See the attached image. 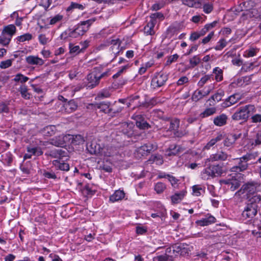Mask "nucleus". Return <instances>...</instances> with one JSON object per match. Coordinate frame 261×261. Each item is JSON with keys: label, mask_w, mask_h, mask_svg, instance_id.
<instances>
[{"label": "nucleus", "mask_w": 261, "mask_h": 261, "mask_svg": "<svg viewBox=\"0 0 261 261\" xmlns=\"http://www.w3.org/2000/svg\"><path fill=\"white\" fill-rule=\"evenodd\" d=\"M258 155L257 152H249L240 158L236 159L238 161L237 165L232 167L230 171L233 172L239 173L246 170L249 164L253 163Z\"/></svg>", "instance_id": "nucleus-1"}, {"label": "nucleus", "mask_w": 261, "mask_h": 261, "mask_svg": "<svg viewBox=\"0 0 261 261\" xmlns=\"http://www.w3.org/2000/svg\"><path fill=\"white\" fill-rule=\"evenodd\" d=\"M254 105H248L240 107L231 116L235 121L243 120L246 121L249 117L256 112Z\"/></svg>", "instance_id": "nucleus-2"}, {"label": "nucleus", "mask_w": 261, "mask_h": 261, "mask_svg": "<svg viewBox=\"0 0 261 261\" xmlns=\"http://www.w3.org/2000/svg\"><path fill=\"white\" fill-rule=\"evenodd\" d=\"M258 187L259 184L257 182L254 181H248L242 185L241 189L236 192V194L241 195L246 193L247 196L253 195L255 194Z\"/></svg>", "instance_id": "nucleus-3"}, {"label": "nucleus", "mask_w": 261, "mask_h": 261, "mask_svg": "<svg viewBox=\"0 0 261 261\" xmlns=\"http://www.w3.org/2000/svg\"><path fill=\"white\" fill-rule=\"evenodd\" d=\"M155 148V146L152 144L148 143L137 148L134 152L135 157L139 159L147 155L151 151Z\"/></svg>", "instance_id": "nucleus-4"}, {"label": "nucleus", "mask_w": 261, "mask_h": 261, "mask_svg": "<svg viewBox=\"0 0 261 261\" xmlns=\"http://www.w3.org/2000/svg\"><path fill=\"white\" fill-rule=\"evenodd\" d=\"M168 80V75L162 72L156 73L153 76L151 85L154 89L160 88L165 85Z\"/></svg>", "instance_id": "nucleus-5"}, {"label": "nucleus", "mask_w": 261, "mask_h": 261, "mask_svg": "<svg viewBox=\"0 0 261 261\" xmlns=\"http://www.w3.org/2000/svg\"><path fill=\"white\" fill-rule=\"evenodd\" d=\"M96 20V18H93L86 21H83L74 26L75 30L79 32L81 36L84 35L89 29L91 24Z\"/></svg>", "instance_id": "nucleus-6"}, {"label": "nucleus", "mask_w": 261, "mask_h": 261, "mask_svg": "<svg viewBox=\"0 0 261 261\" xmlns=\"http://www.w3.org/2000/svg\"><path fill=\"white\" fill-rule=\"evenodd\" d=\"M98 69L94 68V70L89 73L87 76L88 83L87 87L88 88L93 89L97 86L100 82V79L98 77Z\"/></svg>", "instance_id": "nucleus-7"}, {"label": "nucleus", "mask_w": 261, "mask_h": 261, "mask_svg": "<svg viewBox=\"0 0 261 261\" xmlns=\"http://www.w3.org/2000/svg\"><path fill=\"white\" fill-rule=\"evenodd\" d=\"M230 154H227L223 149L218 150L216 153L212 154L208 159L210 162L225 161L231 158Z\"/></svg>", "instance_id": "nucleus-8"}, {"label": "nucleus", "mask_w": 261, "mask_h": 261, "mask_svg": "<svg viewBox=\"0 0 261 261\" xmlns=\"http://www.w3.org/2000/svg\"><path fill=\"white\" fill-rule=\"evenodd\" d=\"M220 183L221 185H226L227 188L229 189L232 191H234L237 189L241 185V181L234 177L221 180Z\"/></svg>", "instance_id": "nucleus-9"}, {"label": "nucleus", "mask_w": 261, "mask_h": 261, "mask_svg": "<svg viewBox=\"0 0 261 261\" xmlns=\"http://www.w3.org/2000/svg\"><path fill=\"white\" fill-rule=\"evenodd\" d=\"M257 211L258 205H250L246 203V205L242 213V216L245 219H252L257 215Z\"/></svg>", "instance_id": "nucleus-10"}, {"label": "nucleus", "mask_w": 261, "mask_h": 261, "mask_svg": "<svg viewBox=\"0 0 261 261\" xmlns=\"http://www.w3.org/2000/svg\"><path fill=\"white\" fill-rule=\"evenodd\" d=\"M69 134L62 135L53 138L50 140V144L56 146L63 147L68 143Z\"/></svg>", "instance_id": "nucleus-11"}, {"label": "nucleus", "mask_w": 261, "mask_h": 261, "mask_svg": "<svg viewBox=\"0 0 261 261\" xmlns=\"http://www.w3.org/2000/svg\"><path fill=\"white\" fill-rule=\"evenodd\" d=\"M68 151L67 149L61 148L54 149L50 150L48 152V155L52 158L59 159L61 160L63 158H66V160L68 159Z\"/></svg>", "instance_id": "nucleus-12"}, {"label": "nucleus", "mask_w": 261, "mask_h": 261, "mask_svg": "<svg viewBox=\"0 0 261 261\" xmlns=\"http://www.w3.org/2000/svg\"><path fill=\"white\" fill-rule=\"evenodd\" d=\"M241 99V95L239 93H235L225 99V100L222 103V106L223 108H227L236 103L239 100Z\"/></svg>", "instance_id": "nucleus-13"}, {"label": "nucleus", "mask_w": 261, "mask_h": 261, "mask_svg": "<svg viewBox=\"0 0 261 261\" xmlns=\"http://www.w3.org/2000/svg\"><path fill=\"white\" fill-rule=\"evenodd\" d=\"M81 37V35L79 34V32L75 29L68 28L64 32H63L60 35L61 39L65 40L68 38H77Z\"/></svg>", "instance_id": "nucleus-14"}, {"label": "nucleus", "mask_w": 261, "mask_h": 261, "mask_svg": "<svg viewBox=\"0 0 261 261\" xmlns=\"http://www.w3.org/2000/svg\"><path fill=\"white\" fill-rule=\"evenodd\" d=\"M241 136V134L239 135L232 134H228L223 140L224 146L227 147L232 146Z\"/></svg>", "instance_id": "nucleus-15"}, {"label": "nucleus", "mask_w": 261, "mask_h": 261, "mask_svg": "<svg viewBox=\"0 0 261 261\" xmlns=\"http://www.w3.org/2000/svg\"><path fill=\"white\" fill-rule=\"evenodd\" d=\"M216 218L209 214H207L205 218L197 221V223L201 226H207L216 222Z\"/></svg>", "instance_id": "nucleus-16"}, {"label": "nucleus", "mask_w": 261, "mask_h": 261, "mask_svg": "<svg viewBox=\"0 0 261 261\" xmlns=\"http://www.w3.org/2000/svg\"><path fill=\"white\" fill-rule=\"evenodd\" d=\"M69 137L68 143H70L72 145H79L82 144L85 142L84 137L81 135H71Z\"/></svg>", "instance_id": "nucleus-17"}, {"label": "nucleus", "mask_w": 261, "mask_h": 261, "mask_svg": "<svg viewBox=\"0 0 261 261\" xmlns=\"http://www.w3.org/2000/svg\"><path fill=\"white\" fill-rule=\"evenodd\" d=\"M87 149L91 154H98L102 153V149H101L99 145L95 143H91L89 145H87Z\"/></svg>", "instance_id": "nucleus-18"}, {"label": "nucleus", "mask_w": 261, "mask_h": 261, "mask_svg": "<svg viewBox=\"0 0 261 261\" xmlns=\"http://www.w3.org/2000/svg\"><path fill=\"white\" fill-rule=\"evenodd\" d=\"M228 117L225 114H222L214 118V124L218 126H222L226 124Z\"/></svg>", "instance_id": "nucleus-19"}, {"label": "nucleus", "mask_w": 261, "mask_h": 261, "mask_svg": "<svg viewBox=\"0 0 261 261\" xmlns=\"http://www.w3.org/2000/svg\"><path fill=\"white\" fill-rule=\"evenodd\" d=\"M95 107L106 113H110L114 110V108H110L109 102H101L99 103H96L95 104Z\"/></svg>", "instance_id": "nucleus-20"}, {"label": "nucleus", "mask_w": 261, "mask_h": 261, "mask_svg": "<svg viewBox=\"0 0 261 261\" xmlns=\"http://www.w3.org/2000/svg\"><path fill=\"white\" fill-rule=\"evenodd\" d=\"M53 164L57 169L67 171L69 170V165L64 163V161L56 160L53 161Z\"/></svg>", "instance_id": "nucleus-21"}, {"label": "nucleus", "mask_w": 261, "mask_h": 261, "mask_svg": "<svg viewBox=\"0 0 261 261\" xmlns=\"http://www.w3.org/2000/svg\"><path fill=\"white\" fill-rule=\"evenodd\" d=\"M140 96L139 95L132 96L128 98V102L126 103L127 107L134 106V109L136 107L141 106L142 104L139 100Z\"/></svg>", "instance_id": "nucleus-22"}, {"label": "nucleus", "mask_w": 261, "mask_h": 261, "mask_svg": "<svg viewBox=\"0 0 261 261\" xmlns=\"http://www.w3.org/2000/svg\"><path fill=\"white\" fill-rule=\"evenodd\" d=\"M223 139V135L222 134H218L216 137L212 138L204 146V148L207 150L210 149L212 147L215 145L217 146V143Z\"/></svg>", "instance_id": "nucleus-23"}, {"label": "nucleus", "mask_w": 261, "mask_h": 261, "mask_svg": "<svg viewBox=\"0 0 261 261\" xmlns=\"http://www.w3.org/2000/svg\"><path fill=\"white\" fill-rule=\"evenodd\" d=\"M26 62L30 65H42L44 64L43 60L36 56H30L26 58Z\"/></svg>", "instance_id": "nucleus-24"}, {"label": "nucleus", "mask_w": 261, "mask_h": 261, "mask_svg": "<svg viewBox=\"0 0 261 261\" xmlns=\"http://www.w3.org/2000/svg\"><path fill=\"white\" fill-rule=\"evenodd\" d=\"M247 203L250 205H257V204L261 201V195L258 194H254L250 196H247Z\"/></svg>", "instance_id": "nucleus-25"}, {"label": "nucleus", "mask_w": 261, "mask_h": 261, "mask_svg": "<svg viewBox=\"0 0 261 261\" xmlns=\"http://www.w3.org/2000/svg\"><path fill=\"white\" fill-rule=\"evenodd\" d=\"M187 193L186 190H182L179 193H176L171 197L172 203L176 204L179 203L185 196Z\"/></svg>", "instance_id": "nucleus-26"}, {"label": "nucleus", "mask_w": 261, "mask_h": 261, "mask_svg": "<svg viewBox=\"0 0 261 261\" xmlns=\"http://www.w3.org/2000/svg\"><path fill=\"white\" fill-rule=\"evenodd\" d=\"M67 113H70L75 111L77 108V105L74 100L65 102L63 105Z\"/></svg>", "instance_id": "nucleus-27"}, {"label": "nucleus", "mask_w": 261, "mask_h": 261, "mask_svg": "<svg viewBox=\"0 0 261 261\" xmlns=\"http://www.w3.org/2000/svg\"><path fill=\"white\" fill-rule=\"evenodd\" d=\"M125 196V193L122 190H117L115 193L110 197V200L114 202L122 200Z\"/></svg>", "instance_id": "nucleus-28"}, {"label": "nucleus", "mask_w": 261, "mask_h": 261, "mask_svg": "<svg viewBox=\"0 0 261 261\" xmlns=\"http://www.w3.org/2000/svg\"><path fill=\"white\" fill-rule=\"evenodd\" d=\"M56 130V126L48 125L42 130V133L45 136L50 137L55 134Z\"/></svg>", "instance_id": "nucleus-29"}, {"label": "nucleus", "mask_w": 261, "mask_h": 261, "mask_svg": "<svg viewBox=\"0 0 261 261\" xmlns=\"http://www.w3.org/2000/svg\"><path fill=\"white\" fill-rule=\"evenodd\" d=\"M224 93L223 91L218 92L214 95L212 96L208 100L211 102L210 103V106H214L216 103V101H219L221 100L222 97L224 95Z\"/></svg>", "instance_id": "nucleus-30"}, {"label": "nucleus", "mask_w": 261, "mask_h": 261, "mask_svg": "<svg viewBox=\"0 0 261 261\" xmlns=\"http://www.w3.org/2000/svg\"><path fill=\"white\" fill-rule=\"evenodd\" d=\"M84 46L82 48H80V46L79 45L76 46H73L72 44H69V49H70V53L71 54H79L80 53L83 52L84 50L87 47L88 45V42L85 41L84 42Z\"/></svg>", "instance_id": "nucleus-31"}, {"label": "nucleus", "mask_w": 261, "mask_h": 261, "mask_svg": "<svg viewBox=\"0 0 261 261\" xmlns=\"http://www.w3.org/2000/svg\"><path fill=\"white\" fill-rule=\"evenodd\" d=\"M201 177L204 180H207L211 178H214L212 169L211 167L205 168L201 173Z\"/></svg>", "instance_id": "nucleus-32"}, {"label": "nucleus", "mask_w": 261, "mask_h": 261, "mask_svg": "<svg viewBox=\"0 0 261 261\" xmlns=\"http://www.w3.org/2000/svg\"><path fill=\"white\" fill-rule=\"evenodd\" d=\"M184 5L189 7L200 8L201 6V3L198 0H181Z\"/></svg>", "instance_id": "nucleus-33"}, {"label": "nucleus", "mask_w": 261, "mask_h": 261, "mask_svg": "<svg viewBox=\"0 0 261 261\" xmlns=\"http://www.w3.org/2000/svg\"><path fill=\"white\" fill-rule=\"evenodd\" d=\"M154 21H149L147 24L144 27V32L147 35H152L154 34L153 28L155 26Z\"/></svg>", "instance_id": "nucleus-34"}, {"label": "nucleus", "mask_w": 261, "mask_h": 261, "mask_svg": "<svg viewBox=\"0 0 261 261\" xmlns=\"http://www.w3.org/2000/svg\"><path fill=\"white\" fill-rule=\"evenodd\" d=\"M169 121L170 122V126L169 128V130L173 132L178 130L179 126V120L177 118H174L169 119Z\"/></svg>", "instance_id": "nucleus-35"}, {"label": "nucleus", "mask_w": 261, "mask_h": 261, "mask_svg": "<svg viewBox=\"0 0 261 261\" xmlns=\"http://www.w3.org/2000/svg\"><path fill=\"white\" fill-rule=\"evenodd\" d=\"M16 27L13 24H10L6 26L3 31V34H6V35L10 36L11 37L15 33Z\"/></svg>", "instance_id": "nucleus-36"}, {"label": "nucleus", "mask_w": 261, "mask_h": 261, "mask_svg": "<svg viewBox=\"0 0 261 261\" xmlns=\"http://www.w3.org/2000/svg\"><path fill=\"white\" fill-rule=\"evenodd\" d=\"M210 167L214 177L221 176L223 173L222 166L219 164L214 165Z\"/></svg>", "instance_id": "nucleus-37"}, {"label": "nucleus", "mask_w": 261, "mask_h": 261, "mask_svg": "<svg viewBox=\"0 0 261 261\" xmlns=\"http://www.w3.org/2000/svg\"><path fill=\"white\" fill-rule=\"evenodd\" d=\"M193 195L195 196H199L204 193V188L201 185H194L192 187Z\"/></svg>", "instance_id": "nucleus-38"}, {"label": "nucleus", "mask_w": 261, "mask_h": 261, "mask_svg": "<svg viewBox=\"0 0 261 261\" xmlns=\"http://www.w3.org/2000/svg\"><path fill=\"white\" fill-rule=\"evenodd\" d=\"M19 91L21 96L25 99H29L31 97V94L28 92V89L25 85H22L19 88Z\"/></svg>", "instance_id": "nucleus-39"}, {"label": "nucleus", "mask_w": 261, "mask_h": 261, "mask_svg": "<svg viewBox=\"0 0 261 261\" xmlns=\"http://www.w3.org/2000/svg\"><path fill=\"white\" fill-rule=\"evenodd\" d=\"M27 152L32 155L39 156L43 154V152L39 147H27Z\"/></svg>", "instance_id": "nucleus-40"}, {"label": "nucleus", "mask_w": 261, "mask_h": 261, "mask_svg": "<svg viewBox=\"0 0 261 261\" xmlns=\"http://www.w3.org/2000/svg\"><path fill=\"white\" fill-rule=\"evenodd\" d=\"M216 112V109L214 107L206 109L202 113L200 114V117L202 118L207 117L213 115Z\"/></svg>", "instance_id": "nucleus-41"}, {"label": "nucleus", "mask_w": 261, "mask_h": 261, "mask_svg": "<svg viewBox=\"0 0 261 261\" xmlns=\"http://www.w3.org/2000/svg\"><path fill=\"white\" fill-rule=\"evenodd\" d=\"M29 77L24 76L21 73H18L15 76L13 81L16 82H20L21 83H24L29 80Z\"/></svg>", "instance_id": "nucleus-42"}, {"label": "nucleus", "mask_w": 261, "mask_h": 261, "mask_svg": "<svg viewBox=\"0 0 261 261\" xmlns=\"http://www.w3.org/2000/svg\"><path fill=\"white\" fill-rule=\"evenodd\" d=\"M11 38L12 37H11L10 36L3 34V32H2V35L0 36V43L5 46L9 44Z\"/></svg>", "instance_id": "nucleus-43"}, {"label": "nucleus", "mask_w": 261, "mask_h": 261, "mask_svg": "<svg viewBox=\"0 0 261 261\" xmlns=\"http://www.w3.org/2000/svg\"><path fill=\"white\" fill-rule=\"evenodd\" d=\"M85 8V6L84 5L74 2H71L70 5L67 8L66 11H70L74 9L83 10Z\"/></svg>", "instance_id": "nucleus-44"}, {"label": "nucleus", "mask_w": 261, "mask_h": 261, "mask_svg": "<svg viewBox=\"0 0 261 261\" xmlns=\"http://www.w3.org/2000/svg\"><path fill=\"white\" fill-rule=\"evenodd\" d=\"M222 70L219 67H216L213 70V73L215 74V80L217 81H221L223 79Z\"/></svg>", "instance_id": "nucleus-45"}, {"label": "nucleus", "mask_w": 261, "mask_h": 261, "mask_svg": "<svg viewBox=\"0 0 261 261\" xmlns=\"http://www.w3.org/2000/svg\"><path fill=\"white\" fill-rule=\"evenodd\" d=\"M166 185L161 182H159L154 186V190L158 194H161L166 189Z\"/></svg>", "instance_id": "nucleus-46"}, {"label": "nucleus", "mask_w": 261, "mask_h": 261, "mask_svg": "<svg viewBox=\"0 0 261 261\" xmlns=\"http://www.w3.org/2000/svg\"><path fill=\"white\" fill-rule=\"evenodd\" d=\"M203 97L202 91L201 90H197L193 93L191 98L193 101L197 102L201 99Z\"/></svg>", "instance_id": "nucleus-47"}, {"label": "nucleus", "mask_w": 261, "mask_h": 261, "mask_svg": "<svg viewBox=\"0 0 261 261\" xmlns=\"http://www.w3.org/2000/svg\"><path fill=\"white\" fill-rule=\"evenodd\" d=\"M32 38V35L30 33H26L17 38V41L20 42H23L25 41H29Z\"/></svg>", "instance_id": "nucleus-48"}, {"label": "nucleus", "mask_w": 261, "mask_h": 261, "mask_svg": "<svg viewBox=\"0 0 261 261\" xmlns=\"http://www.w3.org/2000/svg\"><path fill=\"white\" fill-rule=\"evenodd\" d=\"M117 152L116 148L113 147H109L107 148L106 151H103V153L105 156H111L114 155Z\"/></svg>", "instance_id": "nucleus-49"}, {"label": "nucleus", "mask_w": 261, "mask_h": 261, "mask_svg": "<svg viewBox=\"0 0 261 261\" xmlns=\"http://www.w3.org/2000/svg\"><path fill=\"white\" fill-rule=\"evenodd\" d=\"M121 127L122 128V132L124 134L129 135V134H131L132 128L130 126H129L128 123H123Z\"/></svg>", "instance_id": "nucleus-50"}, {"label": "nucleus", "mask_w": 261, "mask_h": 261, "mask_svg": "<svg viewBox=\"0 0 261 261\" xmlns=\"http://www.w3.org/2000/svg\"><path fill=\"white\" fill-rule=\"evenodd\" d=\"M213 77V74L205 75L201 79L198 83V85L199 87H202L211 77Z\"/></svg>", "instance_id": "nucleus-51"}, {"label": "nucleus", "mask_w": 261, "mask_h": 261, "mask_svg": "<svg viewBox=\"0 0 261 261\" xmlns=\"http://www.w3.org/2000/svg\"><path fill=\"white\" fill-rule=\"evenodd\" d=\"M200 62V59L197 56H195L190 59L189 62L192 68L195 67Z\"/></svg>", "instance_id": "nucleus-52"}, {"label": "nucleus", "mask_w": 261, "mask_h": 261, "mask_svg": "<svg viewBox=\"0 0 261 261\" xmlns=\"http://www.w3.org/2000/svg\"><path fill=\"white\" fill-rule=\"evenodd\" d=\"M184 244H175L173 245V248L174 252V256H177L180 253L182 248Z\"/></svg>", "instance_id": "nucleus-53"}, {"label": "nucleus", "mask_w": 261, "mask_h": 261, "mask_svg": "<svg viewBox=\"0 0 261 261\" xmlns=\"http://www.w3.org/2000/svg\"><path fill=\"white\" fill-rule=\"evenodd\" d=\"M13 59H8L6 61H4L0 63V68L2 69H6L12 65V61Z\"/></svg>", "instance_id": "nucleus-54"}, {"label": "nucleus", "mask_w": 261, "mask_h": 261, "mask_svg": "<svg viewBox=\"0 0 261 261\" xmlns=\"http://www.w3.org/2000/svg\"><path fill=\"white\" fill-rule=\"evenodd\" d=\"M136 126L141 129H147L150 127V125L145 120L141 122H138Z\"/></svg>", "instance_id": "nucleus-55"}, {"label": "nucleus", "mask_w": 261, "mask_h": 261, "mask_svg": "<svg viewBox=\"0 0 261 261\" xmlns=\"http://www.w3.org/2000/svg\"><path fill=\"white\" fill-rule=\"evenodd\" d=\"M164 18V15L161 12H156L150 15V21H154L156 22V19L160 18L163 19Z\"/></svg>", "instance_id": "nucleus-56"}, {"label": "nucleus", "mask_w": 261, "mask_h": 261, "mask_svg": "<svg viewBox=\"0 0 261 261\" xmlns=\"http://www.w3.org/2000/svg\"><path fill=\"white\" fill-rule=\"evenodd\" d=\"M63 18V15L60 14H58L53 17L49 22V24L51 25L55 24L57 23L58 22L61 21Z\"/></svg>", "instance_id": "nucleus-57"}, {"label": "nucleus", "mask_w": 261, "mask_h": 261, "mask_svg": "<svg viewBox=\"0 0 261 261\" xmlns=\"http://www.w3.org/2000/svg\"><path fill=\"white\" fill-rule=\"evenodd\" d=\"M154 260L156 261H172V259L166 254L158 256L154 258Z\"/></svg>", "instance_id": "nucleus-58"}, {"label": "nucleus", "mask_w": 261, "mask_h": 261, "mask_svg": "<svg viewBox=\"0 0 261 261\" xmlns=\"http://www.w3.org/2000/svg\"><path fill=\"white\" fill-rule=\"evenodd\" d=\"M203 11L206 14L211 13L213 10V4L211 3L205 4L203 6Z\"/></svg>", "instance_id": "nucleus-59"}, {"label": "nucleus", "mask_w": 261, "mask_h": 261, "mask_svg": "<svg viewBox=\"0 0 261 261\" xmlns=\"http://www.w3.org/2000/svg\"><path fill=\"white\" fill-rule=\"evenodd\" d=\"M178 55L177 54H174L173 56H169L168 58V60L166 61V65H169L172 63L176 61L178 58Z\"/></svg>", "instance_id": "nucleus-60"}, {"label": "nucleus", "mask_w": 261, "mask_h": 261, "mask_svg": "<svg viewBox=\"0 0 261 261\" xmlns=\"http://www.w3.org/2000/svg\"><path fill=\"white\" fill-rule=\"evenodd\" d=\"M218 44L217 45L215 48L216 50H221L226 45V41L224 39H221L218 42Z\"/></svg>", "instance_id": "nucleus-61"}, {"label": "nucleus", "mask_w": 261, "mask_h": 261, "mask_svg": "<svg viewBox=\"0 0 261 261\" xmlns=\"http://www.w3.org/2000/svg\"><path fill=\"white\" fill-rule=\"evenodd\" d=\"M257 49L253 48H250L245 51V56L247 57H252L256 55Z\"/></svg>", "instance_id": "nucleus-62"}, {"label": "nucleus", "mask_w": 261, "mask_h": 261, "mask_svg": "<svg viewBox=\"0 0 261 261\" xmlns=\"http://www.w3.org/2000/svg\"><path fill=\"white\" fill-rule=\"evenodd\" d=\"M165 254H167L170 258H171L172 260L173 259V256H174V252L173 248V245L166 249Z\"/></svg>", "instance_id": "nucleus-63"}, {"label": "nucleus", "mask_w": 261, "mask_h": 261, "mask_svg": "<svg viewBox=\"0 0 261 261\" xmlns=\"http://www.w3.org/2000/svg\"><path fill=\"white\" fill-rule=\"evenodd\" d=\"M251 119L252 123H260L261 122V114L254 115L251 117Z\"/></svg>", "instance_id": "nucleus-64"}]
</instances>
